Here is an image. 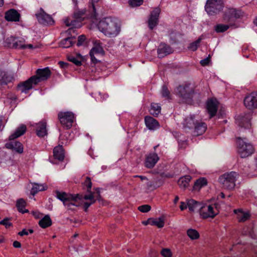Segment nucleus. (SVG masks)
I'll return each mask as SVG.
<instances>
[{"mask_svg": "<svg viewBox=\"0 0 257 257\" xmlns=\"http://www.w3.org/2000/svg\"><path fill=\"white\" fill-rule=\"evenodd\" d=\"M92 182L89 177H86L85 180L82 183L83 188H86L88 194L77 193L72 194L58 190L55 191L57 199L61 201L65 205H71L76 207H81L83 209H88L91 205L94 204L97 200L99 201L101 196L98 192L99 188H96L97 195L94 196V193L91 191Z\"/></svg>", "mask_w": 257, "mask_h": 257, "instance_id": "1", "label": "nucleus"}, {"mask_svg": "<svg viewBox=\"0 0 257 257\" xmlns=\"http://www.w3.org/2000/svg\"><path fill=\"white\" fill-rule=\"evenodd\" d=\"M99 30L108 37H116L120 31V25L118 21L112 17H106L98 24Z\"/></svg>", "mask_w": 257, "mask_h": 257, "instance_id": "2", "label": "nucleus"}, {"mask_svg": "<svg viewBox=\"0 0 257 257\" xmlns=\"http://www.w3.org/2000/svg\"><path fill=\"white\" fill-rule=\"evenodd\" d=\"M238 176V174L234 171L227 172L219 177L218 182L224 188L231 190L234 188Z\"/></svg>", "mask_w": 257, "mask_h": 257, "instance_id": "3", "label": "nucleus"}, {"mask_svg": "<svg viewBox=\"0 0 257 257\" xmlns=\"http://www.w3.org/2000/svg\"><path fill=\"white\" fill-rule=\"evenodd\" d=\"M176 92L186 103H191L195 94L194 90L190 87V84L179 85L176 88Z\"/></svg>", "mask_w": 257, "mask_h": 257, "instance_id": "4", "label": "nucleus"}, {"mask_svg": "<svg viewBox=\"0 0 257 257\" xmlns=\"http://www.w3.org/2000/svg\"><path fill=\"white\" fill-rule=\"evenodd\" d=\"M224 8L223 0H207L205 10L210 16H215L219 13Z\"/></svg>", "mask_w": 257, "mask_h": 257, "instance_id": "5", "label": "nucleus"}, {"mask_svg": "<svg viewBox=\"0 0 257 257\" xmlns=\"http://www.w3.org/2000/svg\"><path fill=\"white\" fill-rule=\"evenodd\" d=\"M242 16L241 11L233 8L228 9L225 11L222 17L223 21L228 24L230 26H234L237 19Z\"/></svg>", "mask_w": 257, "mask_h": 257, "instance_id": "6", "label": "nucleus"}, {"mask_svg": "<svg viewBox=\"0 0 257 257\" xmlns=\"http://www.w3.org/2000/svg\"><path fill=\"white\" fill-rule=\"evenodd\" d=\"M241 138L238 137L236 139V144L238 146V152L241 158H245L251 155L254 152V148L250 143H247Z\"/></svg>", "mask_w": 257, "mask_h": 257, "instance_id": "7", "label": "nucleus"}, {"mask_svg": "<svg viewBox=\"0 0 257 257\" xmlns=\"http://www.w3.org/2000/svg\"><path fill=\"white\" fill-rule=\"evenodd\" d=\"M204 209L207 207V209H214L212 204L209 202H199L193 199L187 200L186 203L181 202L179 209Z\"/></svg>", "mask_w": 257, "mask_h": 257, "instance_id": "8", "label": "nucleus"}, {"mask_svg": "<svg viewBox=\"0 0 257 257\" xmlns=\"http://www.w3.org/2000/svg\"><path fill=\"white\" fill-rule=\"evenodd\" d=\"M58 118L63 127L68 130L72 126L74 115L70 111L60 112L58 114Z\"/></svg>", "mask_w": 257, "mask_h": 257, "instance_id": "9", "label": "nucleus"}, {"mask_svg": "<svg viewBox=\"0 0 257 257\" xmlns=\"http://www.w3.org/2000/svg\"><path fill=\"white\" fill-rule=\"evenodd\" d=\"M51 75V72L49 67H45L43 69H38L36 70V75L32 77H34L35 85H36L42 81L47 80Z\"/></svg>", "mask_w": 257, "mask_h": 257, "instance_id": "10", "label": "nucleus"}, {"mask_svg": "<svg viewBox=\"0 0 257 257\" xmlns=\"http://www.w3.org/2000/svg\"><path fill=\"white\" fill-rule=\"evenodd\" d=\"M5 43L7 46L14 49H24L26 48L23 40H20L18 37L11 36L6 39Z\"/></svg>", "mask_w": 257, "mask_h": 257, "instance_id": "11", "label": "nucleus"}, {"mask_svg": "<svg viewBox=\"0 0 257 257\" xmlns=\"http://www.w3.org/2000/svg\"><path fill=\"white\" fill-rule=\"evenodd\" d=\"M36 18L39 23L43 25H53L54 21L52 17L47 14L42 8L40 9V12L36 14Z\"/></svg>", "mask_w": 257, "mask_h": 257, "instance_id": "12", "label": "nucleus"}, {"mask_svg": "<svg viewBox=\"0 0 257 257\" xmlns=\"http://www.w3.org/2000/svg\"><path fill=\"white\" fill-rule=\"evenodd\" d=\"M250 113L240 114L236 119V124L241 128H249L251 125Z\"/></svg>", "mask_w": 257, "mask_h": 257, "instance_id": "13", "label": "nucleus"}, {"mask_svg": "<svg viewBox=\"0 0 257 257\" xmlns=\"http://www.w3.org/2000/svg\"><path fill=\"white\" fill-rule=\"evenodd\" d=\"M160 13L161 10L159 8H155L151 12L148 20V27L150 30H153L158 25Z\"/></svg>", "mask_w": 257, "mask_h": 257, "instance_id": "14", "label": "nucleus"}, {"mask_svg": "<svg viewBox=\"0 0 257 257\" xmlns=\"http://www.w3.org/2000/svg\"><path fill=\"white\" fill-rule=\"evenodd\" d=\"M244 104L249 109L257 108V92H251L244 99Z\"/></svg>", "mask_w": 257, "mask_h": 257, "instance_id": "15", "label": "nucleus"}, {"mask_svg": "<svg viewBox=\"0 0 257 257\" xmlns=\"http://www.w3.org/2000/svg\"><path fill=\"white\" fill-rule=\"evenodd\" d=\"M159 160L156 153H150L146 155L144 162V166L148 169L153 168Z\"/></svg>", "mask_w": 257, "mask_h": 257, "instance_id": "16", "label": "nucleus"}, {"mask_svg": "<svg viewBox=\"0 0 257 257\" xmlns=\"http://www.w3.org/2000/svg\"><path fill=\"white\" fill-rule=\"evenodd\" d=\"M173 52V48L165 43H161L157 50L158 57L160 58H163Z\"/></svg>", "mask_w": 257, "mask_h": 257, "instance_id": "17", "label": "nucleus"}, {"mask_svg": "<svg viewBox=\"0 0 257 257\" xmlns=\"http://www.w3.org/2000/svg\"><path fill=\"white\" fill-rule=\"evenodd\" d=\"M34 77H31L26 81L21 82L18 84L17 87L22 92L27 93V91L32 89L33 84L35 85Z\"/></svg>", "mask_w": 257, "mask_h": 257, "instance_id": "18", "label": "nucleus"}, {"mask_svg": "<svg viewBox=\"0 0 257 257\" xmlns=\"http://www.w3.org/2000/svg\"><path fill=\"white\" fill-rule=\"evenodd\" d=\"M12 141L10 143L6 144V147L12 150L13 152H15L18 154H22L24 152L23 145L20 142L17 141Z\"/></svg>", "mask_w": 257, "mask_h": 257, "instance_id": "19", "label": "nucleus"}, {"mask_svg": "<svg viewBox=\"0 0 257 257\" xmlns=\"http://www.w3.org/2000/svg\"><path fill=\"white\" fill-rule=\"evenodd\" d=\"M64 23L67 27L71 26V28L68 29L66 32L68 35L74 33L76 28H79L81 27V24L79 22L71 20L70 18L66 19L64 21Z\"/></svg>", "mask_w": 257, "mask_h": 257, "instance_id": "20", "label": "nucleus"}, {"mask_svg": "<svg viewBox=\"0 0 257 257\" xmlns=\"http://www.w3.org/2000/svg\"><path fill=\"white\" fill-rule=\"evenodd\" d=\"M21 15L18 12L14 9H11L5 13V18L8 22H19Z\"/></svg>", "mask_w": 257, "mask_h": 257, "instance_id": "21", "label": "nucleus"}, {"mask_svg": "<svg viewBox=\"0 0 257 257\" xmlns=\"http://www.w3.org/2000/svg\"><path fill=\"white\" fill-rule=\"evenodd\" d=\"M145 122L146 126L150 130H157L160 127V125L158 120L150 116H146L145 117Z\"/></svg>", "mask_w": 257, "mask_h": 257, "instance_id": "22", "label": "nucleus"}, {"mask_svg": "<svg viewBox=\"0 0 257 257\" xmlns=\"http://www.w3.org/2000/svg\"><path fill=\"white\" fill-rule=\"evenodd\" d=\"M47 123L45 121H41L36 123L35 126L36 135L39 137H44L47 135Z\"/></svg>", "mask_w": 257, "mask_h": 257, "instance_id": "23", "label": "nucleus"}, {"mask_svg": "<svg viewBox=\"0 0 257 257\" xmlns=\"http://www.w3.org/2000/svg\"><path fill=\"white\" fill-rule=\"evenodd\" d=\"M233 212L239 222H244L250 217V212L248 210H234Z\"/></svg>", "mask_w": 257, "mask_h": 257, "instance_id": "24", "label": "nucleus"}, {"mask_svg": "<svg viewBox=\"0 0 257 257\" xmlns=\"http://www.w3.org/2000/svg\"><path fill=\"white\" fill-rule=\"evenodd\" d=\"M67 38L62 39L59 43V46L63 48H68L74 45L76 42V37L72 34L68 35Z\"/></svg>", "mask_w": 257, "mask_h": 257, "instance_id": "25", "label": "nucleus"}, {"mask_svg": "<svg viewBox=\"0 0 257 257\" xmlns=\"http://www.w3.org/2000/svg\"><path fill=\"white\" fill-rule=\"evenodd\" d=\"M201 217L203 219L213 218L219 214L218 210H198Z\"/></svg>", "mask_w": 257, "mask_h": 257, "instance_id": "26", "label": "nucleus"}, {"mask_svg": "<svg viewBox=\"0 0 257 257\" xmlns=\"http://www.w3.org/2000/svg\"><path fill=\"white\" fill-rule=\"evenodd\" d=\"M27 127L25 124H21L9 137V140L12 141L23 135L26 132Z\"/></svg>", "mask_w": 257, "mask_h": 257, "instance_id": "27", "label": "nucleus"}, {"mask_svg": "<svg viewBox=\"0 0 257 257\" xmlns=\"http://www.w3.org/2000/svg\"><path fill=\"white\" fill-rule=\"evenodd\" d=\"M217 109V105L212 99H210L207 101V109L209 114L210 118H212L216 115Z\"/></svg>", "mask_w": 257, "mask_h": 257, "instance_id": "28", "label": "nucleus"}, {"mask_svg": "<svg viewBox=\"0 0 257 257\" xmlns=\"http://www.w3.org/2000/svg\"><path fill=\"white\" fill-rule=\"evenodd\" d=\"M53 156L55 159L62 161L65 157L64 151L62 145H58L53 150Z\"/></svg>", "mask_w": 257, "mask_h": 257, "instance_id": "29", "label": "nucleus"}, {"mask_svg": "<svg viewBox=\"0 0 257 257\" xmlns=\"http://www.w3.org/2000/svg\"><path fill=\"white\" fill-rule=\"evenodd\" d=\"M195 116L191 115L189 117H187L184 120L183 126L185 129L189 130L193 129L195 126L197 120L195 119Z\"/></svg>", "mask_w": 257, "mask_h": 257, "instance_id": "30", "label": "nucleus"}, {"mask_svg": "<svg viewBox=\"0 0 257 257\" xmlns=\"http://www.w3.org/2000/svg\"><path fill=\"white\" fill-rule=\"evenodd\" d=\"M13 77L5 71L0 70V84L7 85L12 81Z\"/></svg>", "mask_w": 257, "mask_h": 257, "instance_id": "31", "label": "nucleus"}, {"mask_svg": "<svg viewBox=\"0 0 257 257\" xmlns=\"http://www.w3.org/2000/svg\"><path fill=\"white\" fill-rule=\"evenodd\" d=\"M194 133L197 136H200L205 133L207 129V124L205 122L197 121L195 126Z\"/></svg>", "mask_w": 257, "mask_h": 257, "instance_id": "32", "label": "nucleus"}, {"mask_svg": "<svg viewBox=\"0 0 257 257\" xmlns=\"http://www.w3.org/2000/svg\"><path fill=\"white\" fill-rule=\"evenodd\" d=\"M191 179V177L189 175H186L181 177L178 181V184L180 187L185 189L189 186V182Z\"/></svg>", "mask_w": 257, "mask_h": 257, "instance_id": "33", "label": "nucleus"}, {"mask_svg": "<svg viewBox=\"0 0 257 257\" xmlns=\"http://www.w3.org/2000/svg\"><path fill=\"white\" fill-rule=\"evenodd\" d=\"M207 181L205 178H200L197 179L194 183L193 190L199 191L203 186L206 185Z\"/></svg>", "mask_w": 257, "mask_h": 257, "instance_id": "34", "label": "nucleus"}, {"mask_svg": "<svg viewBox=\"0 0 257 257\" xmlns=\"http://www.w3.org/2000/svg\"><path fill=\"white\" fill-rule=\"evenodd\" d=\"M165 215H162L159 218H152V225H155L158 228H162L165 224Z\"/></svg>", "mask_w": 257, "mask_h": 257, "instance_id": "35", "label": "nucleus"}, {"mask_svg": "<svg viewBox=\"0 0 257 257\" xmlns=\"http://www.w3.org/2000/svg\"><path fill=\"white\" fill-rule=\"evenodd\" d=\"M32 188L31 191V194L33 196L39 191H44L47 189V187L44 186L43 184L36 183H32Z\"/></svg>", "mask_w": 257, "mask_h": 257, "instance_id": "36", "label": "nucleus"}, {"mask_svg": "<svg viewBox=\"0 0 257 257\" xmlns=\"http://www.w3.org/2000/svg\"><path fill=\"white\" fill-rule=\"evenodd\" d=\"M89 1L88 11L91 15V17L95 18L97 17L95 4L97 3L99 0Z\"/></svg>", "mask_w": 257, "mask_h": 257, "instance_id": "37", "label": "nucleus"}, {"mask_svg": "<svg viewBox=\"0 0 257 257\" xmlns=\"http://www.w3.org/2000/svg\"><path fill=\"white\" fill-rule=\"evenodd\" d=\"M52 223L51 219L49 215H45L39 222V225L43 228L51 226Z\"/></svg>", "mask_w": 257, "mask_h": 257, "instance_id": "38", "label": "nucleus"}, {"mask_svg": "<svg viewBox=\"0 0 257 257\" xmlns=\"http://www.w3.org/2000/svg\"><path fill=\"white\" fill-rule=\"evenodd\" d=\"M186 234L191 240H197L200 237V234L198 231L193 228H189L186 231Z\"/></svg>", "mask_w": 257, "mask_h": 257, "instance_id": "39", "label": "nucleus"}, {"mask_svg": "<svg viewBox=\"0 0 257 257\" xmlns=\"http://www.w3.org/2000/svg\"><path fill=\"white\" fill-rule=\"evenodd\" d=\"M68 60L71 62H72L77 66H81L82 65L81 60L82 56L80 54H77V56L70 55L67 57Z\"/></svg>", "mask_w": 257, "mask_h": 257, "instance_id": "40", "label": "nucleus"}, {"mask_svg": "<svg viewBox=\"0 0 257 257\" xmlns=\"http://www.w3.org/2000/svg\"><path fill=\"white\" fill-rule=\"evenodd\" d=\"M161 107L158 103H152L150 110V113L154 116H157L161 112Z\"/></svg>", "mask_w": 257, "mask_h": 257, "instance_id": "41", "label": "nucleus"}, {"mask_svg": "<svg viewBox=\"0 0 257 257\" xmlns=\"http://www.w3.org/2000/svg\"><path fill=\"white\" fill-rule=\"evenodd\" d=\"M85 11H77L74 13V20L79 22L81 24L84 19Z\"/></svg>", "mask_w": 257, "mask_h": 257, "instance_id": "42", "label": "nucleus"}, {"mask_svg": "<svg viewBox=\"0 0 257 257\" xmlns=\"http://www.w3.org/2000/svg\"><path fill=\"white\" fill-rule=\"evenodd\" d=\"M202 40V38L199 37L196 41L191 43L188 46V49L192 51H195L198 48L199 44Z\"/></svg>", "mask_w": 257, "mask_h": 257, "instance_id": "43", "label": "nucleus"}, {"mask_svg": "<svg viewBox=\"0 0 257 257\" xmlns=\"http://www.w3.org/2000/svg\"><path fill=\"white\" fill-rule=\"evenodd\" d=\"M229 25L217 24L215 26V31L217 33H223L226 31L229 28Z\"/></svg>", "mask_w": 257, "mask_h": 257, "instance_id": "44", "label": "nucleus"}, {"mask_svg": "<svg viewBox=\"0 0 257 257\" xmlns=\"http://www.w3.org/2000/svg\"><path fill=\"white\" fill-rule=\"evenodd\" d=\"M90 53H93L94 54H103L104 53V50L102 47L99 45H95L90 51Z\"/></svg>", "mask_w": 257, "mask_h": 257, "instance_id": "45", "label": "nucleus"}, {"mask_svg": "<svg viewBox=\"0 0 257 257\" xmlns=\"http://www.w3.org/2000/svg\"><path fill=\"white\" fill-rule=\"evenodd\" d=\"M27 203L23 198H20L16 201V207L17 209H25Z\"/></svg>", "mask_w": 257, "mask_h": 257, "instance_id": "46", "label": "nucleus"}, {"mask_svg": "<svg viewBox=\"0 0 257 257\" xmlns=\"http://www.w3.org/2000/svg\"><path fill=\"white\" fill-rule=\"evenodd\" d=\"M161 254L164 257H172V252L170 249L168 248H163L160 252Z\"/></svg>", "mask_w": 257, "mask_h": 257, "instance_id": "47", "label": "nucleus"}, {"mask_svg": "<svg viewBox=\"0 0 257 257\" xmlns=\"http://www.w3.org/2000/svg\"><path fill=\"white\" fill-rule=\"evenodd\" d=\"M153 181L157 188L161 186L164 183V180L161 177H157L154 178Z\"/></svg>", "mask_w": 257, "mask_h": 257, "instance_id": "48", "label": "nucleus"}, {"mask_svg": "<svg viewBox=\"0 0 257 257\" xmlns=\"http://www.w3.org/2000/svg\"><path fill=\"white\" fill-rule=\"evenodd\" d=\"M162 94L164 97L169 98L170 97V91L168 90L167 86L164 85L162 88Z\"/></svg>", "mask_w": 257, "mask_h": 257, "instance_id": "49", "label": "nucleus"}, {"mask_svg": "<svg viewBox=\"0 0 257 257\" xmlns=\"http://www.w3.org/2000/svg\"><path fill=\"white\" fill-rule=\"evenodd\" d=\"M31 214L36 219L41 218L44 214L43 213L41 212L39 210H32L31 212Z\"/></svg>", "mask_w": 257, "mask_h": 257, "instance_id": "50", "label": "nucleus"}, {"mask_svg": "<svg viewBox=\"0 0 257 257\" xmlns=\"http://www.w3.org/2000/svg\"><path fill=\"white\" fill-rule=\"evenodd\" d=\"M143 2V0H130L129 4L132 7H137L141 6Z\"/></svg>", "mask_w": 257, "mask_h": 257, "instance_id": "51", "label": "nucleus"}, {"mask_svg": "<svg viewBox=\"0 0 257 257\" xmlns=\"http://www.w3.org/2000/svg\"><path fill=\"white\" fill-rule=\"evenodd\" d=\"M0 224L5 225L7 228L12 226V223L9 222V218L7 217L1 221Z\"/></svg>", "mask_w": 257, "mask_h": 257, "instance_id": "52", "label": "nucleus"}, {"mask_svg": "<svg viewBox=\"0 0 257 257\" xmlns=\"http://www.w3.org/2000/svg\"><path fill=\"white\" fill-rule=\"evenodd\" d=\"M86 39L85 36L84 35H81L79 36L78 37L77 42V46L78 47H79L80 46H82L85 40Z\"/></svg>", "mask_w": 257, "mask_h": 257, "instance_id": "53", "label": "nucleus"}, {"mask_svg": "<svg viewBox=\"0 0 257 257\" xmlns=\"http://www.w3.org/2000/svg\"><path fill=\"white\" fill-rule=\"evenodd\" d=\"M69 136V134L68 133H65L64 134H61L59 136V139L60 141H64L66 142H62L61 143L62 144H66L67 141L68 140V136Z\"/></svg>", "mask_w": 257, "mask_h": 257, "instance_id": "54", "label": "nucleus"}, {"mask_svg": "<svg viewBox=\"0 0 257 257\" xmlns=\"http://www.w3.org/2000/svg\"><path fill=\"white\" fill-rule=\"evenodd\" d=\"M146 185L147 188L149 190H154L157 189L153 180L152 181L148 182Z\"/></svg>", "mask_w": 257, "mask_h": 257, "instance_id": "55", "label": "nucleus"}, {"mask_svg": "<svg viewBox=\"0 0 257 257\" xmlns=\"http://www.w3.org/2000/svg\"><path fill=\"white\" fill-rule=\"evenodd\" d=\"M210 61V57L209 56L205 59L201 60L200 62V63L202 66H205L209 64Z\"/></svg>", "mask_w": 257, "mask_h": 257, "instance_id": "56", "label": "nucleus"}, {"mask_svg": "<svg viewBox=\"0 0 257 257\" xmlns=\"http://www.w3.org/2000/svg\"><path fill=\"white\" fill-rule=\"evenodd\" d=\"M58 64L61 68L66 69L67 68L69 65V64L67 62L63 61H59Z\"/></svg>", "mask_w": 257, "mask_h": 257, "instance_id": "57", "label": "nucleus"}, {"mask_svg": "<svg viewBox=\"0 0 257 257\" xmlns=\"http://www.w3.org/2000/svg\"><path fill=\"white\" fill-rule=\"evenodd\" d=\"M89 55L91 58V62L94 63V64H96L98 63V60L95 57L94 54L93 53H90Z\"/></svg>", "mask_w": 257, "mask_h": 257, "instance_id": "58", "label": "nucleus"}, {"mask_svg": "<svg viewBox=\"0 0 257 257\" xmlns=\"http://www.w3.org/2000/svg\"><path fill=\"white\" fill-rule=\"evenodd\" d=\"M13 246L15 248H20L21 247V243L18 241H14L13 242Z\"/></svg>", "mask_w": 257, "mask_h": 257, "instance_id": "59", "label": "nucleus"}, {"mask_svg": "<svg viewBox=\"0 0 257 257\" xmlns=\"http://www.w3.org/2000/svg\"><path fill=\"white\" fill-rule=\"evenodd\" d=\"M137 209H151V207L149 205L146 204V205H143L139 206L138 207Z\"/></svg>", "mask_w": 257, "mask_h": 257, "instance_id": "60", "label": "nucleus"}, {"mask_svg": "<svg viewBox=\"0 0 257 257\" xmlns=\"http://www.w3.org/2000/svg\"><path fill=\"white\" fill-rule=\"evenodd\" d=\"M20 236H23L24 235H28V231L26 229H23L22 231L18 233Z\"/></svg>", "mask_w": 257, "mask_h": 257, "instance_id": "61", "label": "nucleus"}, {"mask_svg": "<svg viewBox=\"0 0 257 257\" xmlns=\"http://www.w3.org/2000/svg\"><path fill=\"white\" fill-rule=\"evenodd\" d=\"M158 253L156 250H151L150 252V255L151 257H155L157 255Z\"/></svg>", "mask_w": 257, "mask_h": 257, "instance_id": "62", "label": "nucleus"}, {"mask_svg": "<svg viewBox=\"0 0 257 257\" xmlns=\"http://www.w3.org/2000/svg\"><path fill=\"white\" fill-rule=\"evenodd\" d=\"M143 224L145 225H147L149 224H151L152 225V218H150L147 220L143 221Z\"/></svg>", "mask_w": 257, "mask_h": 257, "instance_id": "63", "label": "nucleus"}, {"mask_svg": "<svg viewBox=\"0 0 257 257\" xmlns=\"http://www.w3.org/2000/svg\"><path fill=\"white\" fill-rule=\"evenodd\" d=\"M134 177H139L142 181L148 180V178L146 176H144L136 175L134 176Z\"/></svg>", "mask_w": 257, "mask_h": 257, "instance_id": "64", "label": "nucleus"}]
</instances>
